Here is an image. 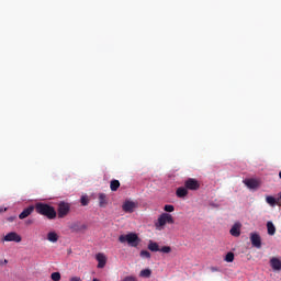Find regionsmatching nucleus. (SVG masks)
<instances>
[{
    "label": "nucleus",
    "mask_w": 281,
    "mask_h": 281,
    "mask_svg": "<svg viewBox=\"0 0 281 281\" xmlns=\"http://www.w3.org/2000/svg\"><path fill=\"white\" fill-rule=\"evenodd\" d=\"M35 212L37 214H40L41 216H46V218H48V221H54V218H56V216H57L56 209H54V206H52L47 203H43V202H37L35 204Z\"/></svg>",
    "instance_id": "obj_1"
},
{
    "label": "nucleus",
    "mask_w": 281,
    "mask_h": 281,
    "mask_svg": "<svg viewBox=\"0 0 281 281\" xmlns=\"http://www.w3.org/2000/svg\"><path fill=\"white\" fill-rule=\"evenodd\" d=\"M166 225H175V218L169 213L160 214L155 223V227L158 229V232H161Z\"/></svg>",
    "instance_id": "obj_2"
},
{
    "label": "nucleus",
    "mask_w": 281,
    "mask_h": 281,
    "mask_svg": "<svg viewBox=\"0 0 281 281\" xmlns=\"http://www.w3.org/2000/svg\"><path fill=\"white\" fill-rule=\"evenodd\" d=\"M120 243H127L130 247H138L139 243H142V239H139V236L135 233H128L126 235H121L119 237Z\"/></svg>",
    "instance_id": "obj_3"
},
{
    "label": "nucleus",
    "mask_w": 281,
    "mask_h": 281,
    "mask_svg": "<svg viewBox=\"0 0 281 281\" xmlns=\"http://www.w3.org/2000/svg\"><path fill=\"white\" fill-rule=\"evenodd\" d=\"M69 210H71V206H69V203L60 202L58 204V210H57L58 218H65V216L69 214Z\"/></svg>",
    "instance_id": "obj_4"
},
{
    "label": "nucleus",
    "mask_w": 281,
    "mask_h": 281,
    "mask_svg": "<svg viewBox=\"0 0 281 281\" xmlns=\"http://www.w3.org/2000/svg\"><path fill=\"white\" fill-rule=\"evenodd\" d=\"M184 188L191 191H196L201 188V183L194 178H189L184 181Z\"/></svg>",
    "instance_id": "obj_5"
},
{
    "label": "nucleus",
    "mask_w": 281,
    "mask_h": 281,
    "mask_svg": "<svg viewBox=\"0 0 281 281\" xmlns=\"http://www.w3.org/2000/svg\"><path fill=\"white\" fill-rule=\"evenodd\" d=\"M250 243H251L252 247H256V249H261L262 238L260 237V234L250 233Z\"/></svg>",
    "instance_id": "obj_6"
},
{
    "label": "nucleus",
    "mask_w": 281,
    "mask_h": 281,
    "mask_svg": "<svg viewBox=\"0 0 281 281\" xmlns=\"http://www.w3.org/2000/svg\"><path fill=\"white\" fill-rule=\"evenodd\" d=\"M3 240L5 243H21L22 237L16 232H11L3 237Z\"/></svg>",
    "instance_id": "obj_7"
},
{
    "label": "nucleus",
    "mask_w": 281,
    "mask_h": 281,
    "mask_svg": "<svg viewBox=\"0 0 281 281\" xmlns=\"http://www.w3.org/2000/svg\"><path fill=\"white\" fill-rule=\"evenodd\" d=\"M241 227L243 224H240V222H236L229 231L231 236H234V238H238L240 236Z\"/></svg>",
    "instance_id": "obj_8"
},
{
    "label": "nucleus",
    "mask_w": 281,
    "mask_h": 281,
    "mask_svg": "<svg viewBox=\"0 0 281 281\" xmlns=\"http://www.w3.org/2000/svg\"><path fill=\"white\" fill-rule=\"evenodd\" d=\"M35 210L36 206L34 205H30L29 207L24 209L23 212H21L19 215L20 221H23L24 218H27V216H31V214H33Z\"/></svg>",
    "instance_id": "obj_9"
},
{
    "label": "nucleus",
    "mask_w": 281,
    "mask_h": 281,
    "mask_svg": "<svg viewBox=\"0 0 281 281\" xmlns=\"http://www.w3.org/2000/svg\"><path fill=\"white\" fill-rule=\"evenodd\" d=\"M123 212H126L127 214H133L135 210V202L133 201H125L122 205Z\"/></svg>",
    "instance_id": "obj_10"
},
{
    "label": "nucleus",
    "mask_w": 281,
    "mask_h": 281,
    "mask_svg": "<svg viewBox=\"0 0 281 281\" xmlns=\"http://www.w3.org/2000/svg\"><path fill=\"white\" fill-rule=\"evenodd\" d=\"M98 261V269H104L106 267V256L102 252L97 254L95 256Z\"/></svg>",
    "instance_id": "obj_11"
},
{
    "label": "nucleus",
    "mask_w": 281,
    "mask_h": 281,
    "mask_svg": "<svg viewBox=\"0 0 281 281\" xmlns=\"http://www.w3.org/2000/svg\"><path fill=\"white\" fill-rule=\"evenodd\" d=\"M244 183L249 190H256V188L260 187V182L254 178L244 180Z\"/></svg>",
    "instance_id": "obj_12"
},
{
    "label": "nucleus",
    "mask_w": 281,
    "mask_h": 281,
    "mask_svg": "<svg viewBox=\"0 0 281 281\" xmlns=\"http://www.w3.org/2000/svg\"><path fill=\"white\" fill-rule=\"evenodd\" d=\"M270 266L273 269V271H281V260L280 259L272 257L270 259Z\"/></svg>",
    "instance_id": "obj_13"
},
{
    "label": "nucleus",
    "mask_w": 281,
    "mask_h": 281,
    "mask_svg": "<svg viewBox=\"0 0 281 281\" xmlns=\"http://www.w3.org/2000/svg\"><path fill=\"white\" fill-rule=\"evenodd\" d=\"M176 196H178V199H186V196H188V189L186 187H179L176 190Z\"/></svg>",
    "instance_id": "obj_14"
},
{
    "label": "nucleus",
    "mask_w": 281,
    "mask_h": 281,
    "mask_svg": "<svg viewBox=\"0 0 281 281\" xmlns=\"http://www.w3.org/2000/svg\"><path fill=\"white\" fill-rule=\"evenodd\" d=\"M266 203L270 205L271 207H276V205H280V200H277L276 198L268 195L266 196Z\"/></svg>",
    "instance_id": "obj_15"
},
{
    "label": "nucleus",
    "mask_w": 281,
    "mask_h": 281,
    "mask_svg": "<svg viewBox=\"0 0 281 281\" xmlns=\"http://www.w3.org/2000/svg\"><path fill=\"white\" fill-rule=\"evenodd\" d=\"M47 240L49 243H58V234L56 232H49L47 234Z\"/></svg>",
    "instance_id": "obj_16"
},
{
    "label": "nucleus",
    "mask_w": 281,
    "mask_h": 281,
    "mask_svg": "<svg viewBox=\"0 0 281 281\" xmlns=\"http://www.w3.org/2000/svg\"><path fill=\"white\" fill-rule=\"evenodd\" d=\"M108 203H109V202L106 201V194L100 193V194H99V205H100L101 207H106Z\"/></svg>",
    "instance_id": "obj_17"
},
{
    "label": "nucleus",
    "mask_w": 281,
    "mask_h": 281,
    "mask_svg": "<svg viewBox=\"0 0 281 281\" xmlns=\"http://www.w3.org/2000/svg\"><path fill=\"white\" fill-rule=\"evenodd\" d=\"M267 229H268L269 236H276V225H273V222L267 223Z\"/></svg>",
    "instance_id": "obj_18"
},
{
    "label": "nucleus",
    "mask_w": 281,
    "mask_h": 281,
    "mask_svg": "<svg viewBox=\"0 0 281 281\" xmlns=\"http://www.w3.org/2000/svg\"><path fill=\"white\" fill-rule=\"evenodd\" d=\"M119 189H120V180H112L110 182V190L112 192H117Z\"/></svg>",
    "instance_id": "obj_19"
},
{
    "label": "nucleus",
    "mask_w": 281,
    "mask_h": 281,
    "mask_svg": "<svg viewBox=\"0 0 281 281\" xmlns=\"http://www.w3.org/2000/svg\"><path fill=\"white\" fill-rule=\"evenodd\" d=\"M147 248L149 249V251H160V248H159V244L150 240Z\"/></svg>",
    "instance_id": "obj_20"
},
{
    "label": "nucleus",
    "mask_w": 281,
    "mask_h": 281,
    "mask_svg": "<svg viewBox=\"0 0 281 281\" xmlns=\"http://www.w3.org/2000/svg\"><path fill=\"white\" fill-rule=\"evenodd\" d=\"M140 278H150L153 276L151 269H144L139 272Z\"/></svg>",
    "instance_id": "obj_21"
},
{
    "label": "nucleus",
    "mask_w": 281,
    "mask_h": 281,
    "mask_svg": "<svg viewBox=\"0 0 281 281\" xmlns=\"http://www.w3.org/2000/svg\"><path fill=\"white\" fill-rule=\"evenodd\" d=\"M80 203H81V205H83V206L89 205V196H87V195L81 196Z\"/></svg>",
    "instance_id": "obj_22"
},
{
    "label": "nucleus",
    "mask_w": 281,
    "mask_h": 281,
    "mask_svg": "<svg viewBox=\"0 0 281 281\" xmlns=\"http://www.w3.org/2000/svg\"><path fill=\"white\" fill-rule=\"evenodd\" d=\"M159 251H161V254H170L172 248L170 246H162Z\"/></svg>",
    "instance_id": "obj_23"
},
{
    "label": "nucleus",
    "mask_w": 281,
    "mask_h": 281,
    "mask_svg": "<svg viewBox=\"0 0 281 281\" xmlns=\"http://www.w3.org/2000/svg\"><path fill=\"white\" fill-rule=\"evenodd\" d=\"M225 261L226 262H234V252L226 254Z\"/></svg>",
    "instance_id": "obj_24"
},
{
    "label": "nucleus",
    "mask_w": 281,
    "mask_h": 281,
    "mask_svg": "<svg viewBox=\"0 0 281 281\" xmlns=\"http://www.w3.org/2000/svg\"><path fill=\"white\" fill-rule=\"evenodd\" d=\"M50 278L53 281H60V272H53Z\"/></svg>",
    "instance_id": "obj_25"
},
{
    "label": "nucleus",
    "mask_w": 281,
    "mask_h": 281,
    "mask_svg": "<svg viewBox=\"0 0 281 281\" xmlns=\"http://www.w3.org/2000/svg\"><path fill=\"white\" fill-rule=\"evenodd\" d=\"M164 210H165V212H175V205L166 204Z\"/></svg>",
    "instance_id": "obj_26"
},
{
    "label": "nucleus",
    "mask_w": 281,
    "mask_h": 281,
    "mask_svg": "<svg viewBox=\"0 0 281 281\" xmlns=\"http://www.w3.org/2000/svg\"><path fill=\"white\" fill-rule=\"evenodd\" d=\"M140 258L150 259V252L148 250H142L140 251Z\"/></svg>",
    "instance_id": "obj_27"
},
{
    "label": "nucleus",
    "mask_w": 281,
    "mask_h": 281,
    "mask_svg": "<svg viewBox=\"0 0 281 281\" xmlns=\"http://www.w3.org/2000/svg\"><path fill=\"white\" fill-rule=\"evenodd\" d=\"M70 281H82L80 277H72L70 278Z\"/></svg>",
    "instance_id": "obj_28"
},
{
    "label": "nucleus",
    "mask_w": 281,
    "mask_h": 281,
    "mask_svg": "<svg viewBox=\"0 0 281 281\" xmlns=\"http://www.w3.org/2000/svg\"><path fill=\"white\" fill-rule=\"evenodd\" d=\"M25 224H26V225H33V224H34V220H27V221L25 222Z\"/></svg>",
    "instance_id": "obj_29"
},
{
    "label": "nucleus",
    "mask_w": 281,
    "mask_h": 281,
    "mask_svg": "<svg viewBox=\"0 0 281 281\" xmlns=\"http://www.w3.org/2000/svg\"><path fill=\"white\" fill-rule=\"evenodd\" d=\"M211 271L214 273V272L218 271V268L217 267H211Z\"/></svg>",
    "instance_id": "obj_30"
},
{
    "label": "nucleus",
    "mask_w": 281,
    "mask_h": 281,
    "mask_svg": "<svg viewBox=\"0 0 281 281\" xmlns=\"http://www.w3.org/2000/svg\"><path fill=\"white\" fill-rule=\"evenodd\" d=\"M16 217H9L8 221H10V223H12Z\"/></svg>",
    "instance_id": "obj_31"
},
{
    "label": "nucleus",
    "mask_w": 281,
    "mask_h": 281,
    "mask_svg": "<svg viewBox=\"0 0 281 281\" xmlns=\"http://www.w3.org/2000/svg\"><path fill=\"white\" fill-rule=\"evenodd\" d=\"M5 210H7V209H0V213H1V212H5Z\"/></svg>",
    "instance_id": "obj_32"
},
{
    "label": "nucleus",
    "mask_w": 281,
    "mask_h": 281,
    "mask_svg": "<svg viewBox=\"0 0 281 281\" xmlns=\"http://www.w3.org/2000/svg\"><path fill=\"white\" fill-rule=\"evenodd\" d=\"M279 201H281V194H280ZM279 203H280L279 205H281V202H279Z\"/></svg>",
    "instance_id": "obj_33"
},
{
    "label": "nucleus",
    "mask_w": 281,
    "mask_h": 281,
    "mask_svg": "<svg viewBox=\"0 0 281 281\" xmlns=\"http://www.w3.org/2000/svg\"><path fill=\"white\" fill-rule=\"evenodd\" d=\"M92 281H100V280L94 278Z\"/></svg>",
    "instance_id": "obj_34"
},
{
    "label": "nucleus",
    "mask_w": 281,
    "mask_h": 281,
    "mask_svg": "<svg viewBox=\"0 0 281 281\" xmlns=\"http://www.w3.org/2000/svg\"><path fill=\"white\" fill-rule=\"evenodd\" d=\"M4 263L8 265V260H4Z\"/></svg>",
    "instance_id": "obj_35"
}]
</instances>
